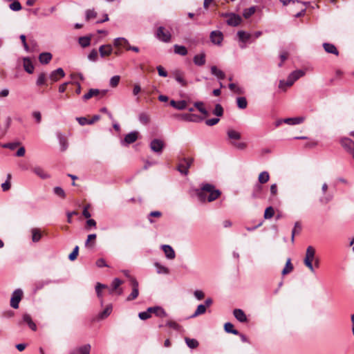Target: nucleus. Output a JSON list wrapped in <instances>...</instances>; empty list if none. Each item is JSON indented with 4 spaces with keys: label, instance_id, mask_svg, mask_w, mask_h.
Here are the masks:
<instances>
[{
    "label": "nucleus",
    "instance_id": "nucleus-1",
    "mask_svg": "<svg viewBox=\"0 0 354 354\" xmlns=\"http://www.w3.org/2000/svg\"><path fill=\"white\" fill-rule=\"evenodd\" d=\"M194 190L201 203L212 202L221 194L219 189H216L214 185L209 183L203 184L200 189L196 188Z\"/></svg>",
    "mask_w": 354,
    "mask_h": 354
},
{
    "label": "nucleus",
    "instance_id": "nucleus-2",
    "mask_svg": "<svg viewBox=\"0 0 354 354\" xmlns=\"http://www.w3.org/2000/svg\"><path fill=\"white\" fill-rule=\"evenodd\" d=\"M194 160V158L191 157L181 158L177 166V170L181 174L187 176L189 173V169L193 164Z\"/></svg>",
    "mask_w": 354,
    "mask_h": 354
},
{
    "label": "nucleus",
    "instance_id": "nucleus-3",
    "mask_svg": "<svg viewBox=\"0 0 354 354\" xmlns=\"http://www.w3.org/2000/svg\"><path fill=\"white\" fill-rule=\"evenodd\" d=\"M156 35L158 39L165 43L169 42L171 39L170 32L167 30L163 26H160L157 28Z\"/></svg>",
    "mask_w": 354,
    "mask_h": 354
},
{
    "label": "nucleus",
    "instance_id": "nucleus-4",
    "mask_svg": "<svg viewBox=\"0 0 354 354\" xmlns=\"http://www.w3.org/2000/svg\"><path fill=\"white\" fill-rule=\"evenodd\" d=\"M23 296V291L21 289H16L12 294L10 299V306L15 309L19 308V304Z\"/></svg>",
    "mask_w": 354,
    "mask_h": 354
},
{
    "label": "nucleus",
    "instance_id": "nucleus-5",
    "mask_svg": "<svg viewBox=\"0 0 354 354\" xmlns=\"http://www.w3.org/2000/svg\"><path fill=\"white\" fill-rule=\"evenodd\" d=\"M139 133L137 131H133L127 133L120 143L122 146H128L136 142L138 138Z\"/></svg>",
    "mask_w": 354,
    "mask_h": 354
},
{
    "label": "nucleus",
    "instance_id": "nucleus-6",
    "mask_svg": "<svg viewBox=\"0 0 354 354\" xmlns=\"http://www.w3.org/2000/svg\"><path fill=\"white\" fill-rule=\"evenodd\" d=\"M164 147V142L160 139L155 138L150 142V149L158 154L162 153Z\"/></svg>",
    "mask_w": 354,
    "mask_h": 354
},
{
    "label": "nucleus",
    "instance_id": "nucleus-7",
    "mask_svg": "<svg viewBox=\"0 0 354 354\" xmlns=\"http://www.w3.org/2000/svg\"><path fill=\"white\" fill-rule=\"evenodd\" d=\"M131 284L132 286V291L131 294L127 297V301H133L136 299L139 295L138 282L133 278L131 277Z\"/></svg>",
    "mask_w": 354,
    "mask_h": 354
},
{
    "label": "nucleus",
    "instance_id": "nucleus-8",
    "mask_svg": "<svg viewBox=\"0 0 354 354\" xmlns=\"http://www.w3.org/2000/svg\"><path fill=\"white\" fill-rule=\"evenodd\" d=\"M209 39L214 44L221 46L223 40V34L220 30H213L210 32Z\"/></svg>",
    "mask_w": 354,
    "mask_h": 354
},
{
    "label": "nucleus",
    "instance_id": "nucleus-9",
    "mask_svg": "<svg viewBox=\"0 0 354 354\" xmlns=\"http://www.w3.org/2000/svg\"><path fill=\"white\" fill-rule=\"evenodd\" d=\"M62 282H63V280H62V279H56V280L46 279V280L37 281L34 284V292H37V291L42 289L45 286H47L50 283H59Z\"/></svg>",
    "mask_w": 354,
    "mask_h": 354
},
{
    "label": "nucleus",
    "instance_id": "nucleus-10",
    "mask_svg": "<svg viewBox=\"0 0 354 354\" xmlns=\"http://www.w3.org/2000/svg\"><path fill=\"white\" fill-rule=\"evenodd\" d=\"M107 91L106 90H100L97 88H91L88 90V92L86 94H84L82 96L83 101L86 102L91 99L93 97H97L100 94H102V96H104L106 95Z\"/></svg>",
    "mask_w": 354,
    "mask_h": 354
},
{
    "label": "nucleus",
    "instance_id": "nucleus-11",
    "mask_svg": "<svg viewBox=\"0 0 354 354\" xmlns=\"http://www.w3.org/2000/svg\"><path fill=\"white\" fill-rule=\"evenodd\" d=\"M342 146L354 158V142L348 138H343L341 139Z\"/></svg>",
    "mask_w": 354,
    "mask_h": 354
},
{
    "label": "nucleus",
    "instance_id": "nucleus-12",
    "mask_svg": "<svg viewBox=\"0 0 354 354\" xmlns=\"http://www.w3.org/2000/svg\"><path fill=\"white\" fill-rule=\"evenodd\" d=\"M177 118L179 120L187 121V122H197L201 120H202V118H201L199 115L196 114H192V113H183V114H179L177 115Z\"/></svg>",
    "mask_w": 354,
    "mask_h": 354
},
{
    "label": "nucleus",
    "instance_id": "nucleus-13",
    "mask_svg": "<svg viewBox=\"0 0 354 354\" xmlns=\"http://www.w3.org/2000/svg\"><path fill=\"white\" fill-rule=\"evenodd\" d=\"M65 76V72L62 68H58L55 71H53L49 75V79L53 82H56Z\"/></svg>",
    "mask_w": 354,
    "mask_h": 354
},
{
    "label": "nucleus",
    "instance_id": "nucleus-14",
    "mask_svg": "<svg viewBox=\"0 0 354 354\" xmlns=\"http://www.w3.org/2000/svg\"><path fill=\"white\" fill-rule=\"evenodd\" d=\"M242 21V19L240 15L232 13V15L227 19L226 23L228 26L236 27L239 26Z\"/></svg>",
    "mask_w": 354,
    "mask_h": 354
},
{
    "label": "nucleus",
    "instance_id": "nucleus-15",
    "mask_svg": "<svg viewBox=\"0 0 354 354\" xmlns=\"http://www.w3.org/2000/svg\"><path fill=\"white\" fill-rule=\"evenodd\" d=\"M148 309L149 312H150V314L153 313L157 317H165L167 316V313L161 306H156L149 307Z\"/></svg>",
    "mask_w": 354,
    "mask_h": 354
},
{
    "label": "nucleus",
    "instance_id": "nucleus-16",
    "mask_svg": "<svg viewBox=\"0 0 354 354\" xmlns=\"http://www.w3.org/2000/svg\"><path fill=\"white\" fill-rule=\"evenodd\" d=\"M193 62L195 65L198 66H202L205 64L206 62V55L204 51L201 52L200 54H197L194 55L193 58Z\"/></svg>",
    "mask_w": 354,
    "mask_h": 354
},
{
    "label": "nucleus",
    "instance_id": "nucleus-17",
    "mask_svg": "<svg viewBox=\"0 0 354 354\" xmlns=\"http://www.w3.org/2000/svg\"><path fill=\"white\" fill-rule=\"evenodd\" d=\"M123 283V281L119 278H115L111 283V289L110 290V293H113L114 291H117L118 295L122 294V289L119 288L120 286Z\"/></svg>",
    "mask_w": 354,
    "mask_h": 354
},
{
    "label": "nucleus",
    "instance_id": "nucleus-18",
    "mask_svg": "<svg viewBox=\"0 0 354 354\" xmlns=\"http://www.w3.org/2000/svg\"><path fill=\"white\" fill-rule=\"evenodd\" d=\"M32 171L43 180L48 179L50 177V176L41 167H35L32 169Z\"/></svg>",
    "mask_w": 354,
    "mask_h": 354
},
{
    "label": "nucleus",
    "instance_id": "nucleus-19",
    "mask_svg": "<svg viewBox=\"0 0 354 354\" xmlns=\"http://www.w3.org/2000/svg\"><path fill=\"white\" fill-rule=\"evenodd\" d=\"M233 315L235 318L240 322L244 323L248 321L246 315L244 311L239 308H236L233 310Z\"/></svg>",
    "mask_w": 354,
    "mask_h": 354
},
{
    "label": "nucleus",
    "instance_id": "nucleus-20",
    "mask_svg": "<svg viewBox=\"0 0 354 354\" xmlns=\"http://www.w3.org/2000/svg\"><path fill=\"white\" fill-rule=\"evenodd\" d=\"M162 249L168 259H174L176 257L175 251L169 245H162Z\"/></svg>",
    "mask_w": 354,
    "mask_h": 354
},
{
    "label": "nucleus",
    "instance_id": "nucleus-21",
    "mask_svg": "<svg viewBox=\"0 0 354 354\" xmlns=\"http://www.w3.org/2000/svg\"><path fill=\"white\" fill-rule=\"evenodd\" d=\"M113 52V48L110 44L102 45L99 48V53L102 57L110 55Z\"/></svg>",
    "mask_w": 354,
    "mask_h": 354
},
{
    "label": "nucleus",
    "instance_id": "nucleus-22",
    "mask_svg": "<svg viewBox=\"0 0 354 354\" xmlns=\"http://www.w3.org/2000/svg\"><path fill=\"white\" fill-rule=\"evenodd\" d=\"M170 105L177 110H184L187 108V103L185 100L176 101L171 100L170 101Z\"/></svg>",
    "mask_w": 354,
    "mask_h": 354
},
{
    "label": "nucleus",
    "instance_id": "nucleus-23",
    "mask_svg": "<svg viewBox=\"0 0 354 354\" xmlns=\"http://www.w3.org/2000/svg\"><path fill=\"white\" fill-rule=\"evenodd\" d=\"M113 44L115 46H117V47H120V46L124 47L126 48V50H128L129 46H131L129 44V41L124 37H118V38L115 39L114 41H113Z\"/></svg>",
    "mask_w": 354,
    "mask_h": 354
},
{
    "label": "nucleus",
    "instance_id": "nucleus-24",
    "mask_svg": "<svg viewBox=\"0 0 354 354\" xmlns=\"http://www.w3.org/2000/svg\"><path fill=\"white\" fill-rule=\"evenodd\" d=\"M304 121V117L288 118L283 119V123L289 125H296L302 123Z\"/></svg>",
    "mask_w": 354,
    "mask_h": 354
},
{
    "label": "nucleus",
    "instance_id": "nucleus-25",
    "mask_svg": "<svg viewBox=\"0 0 354 354\" xmlns=\"http://www.w3.org/2000/svg\"><path fill=\"white\" fill-rule=\"evenodd\" d=\"M22 320L24 323L27 324V325L31 330H32L33 331H35L37 330V326L32 321L30 315L24 314L22 317Z\"/></svg>",
    "mask_w": 354,
    "mask_h": 354
},
{
    "label": "nucleus",
    "instance_id": "nucleus-26",
    "mask_svg": "<svg viewBox=\"0 0 354 354\" xmlns=\"http://www.w3.org/2000/svg\"><path fill=\"white\" fill-rule=\"evenodd\" d=\"M210 70H211V73L213 75H215L218 80H223L225 78V73L223 71L218 69L217 68V66H211Z\"/></svg>",
    "mask_w": 354,
    "mask_h": 354
},
{
    "label": "nucleus",
    "instance_id": "nucleus-27",
    "mask_svg": "<svg viewBox=\"0 0 354 354\" xmlns=\"http://www.w3.org/2000/svg\"><path fill=\"white\" fill-rule=\"evenodd\" d=\"M227 136L228 139L231 141H236L240 140L241 138V133L234 129H228L227 131Z\"/></svg>",
    "mask_w": 354,
    "mask_h": 354
},
{
    "label": "nucleus",
    "instance_id": "nucleus-28",
    "mask_svg": "<svg viewBox=\"0 0 354 354\" xmlns=\"http://www.w3.org/2000/svg\"><path fill=\"white\" fill-rule=\"evenodd\" d=\"M52 54L50 53H41L39 56V61L42 64H47L52 59Z\"/></svg>",
    "mask_w": 354,
    "mask_h": 354
},
{
    "label": "nucleus",
    "instance_id": "nucleus-29",
    "mask_svg": "<svg viewBox=\"0 0 354 354\" xmlns=\"http://www.w3.org/2000/svg\"><path fill=\"white\" fill-rule=\"evenodd\" d=\"M24 70L29 74H32L34 71V66L28 57L24 59Z\"/></svg>",
    "mask_w": 354,
    "mask_h": 354
},
{
    "label": "nucleus",
    "instance_id": "nucleus-30",
    "mask_svg": "<svg viewBox=\"0 0 354 354\" xmlns=\"http://www.w3.org/2000/svg\"><path fill=\"white\" fill-rule=\"evenodd\" d=\"M174 75L176 81L178 82L181 86H186L187 85V82L184 79L183 74L182 72L176 71L174 72Z\"/></svg>",
    "mask_w": 354,
    "mask_h": 354
},
{
    "label": "nucleus",
    "instance_id": "nucleus-31",
    "mask_svg": "<svg viewBox=\"0 0 354 354\" xmlns=\"http://www.w3.org/2000/svg\"><path fill=\"white\" fill-rule=\"evenodd\" d=\"M323 47L326 52L328 53L334 54L335 55H337L339 54V52L335 47V45L330 44V43H324Z\"/></svg>",
    "mask_w": 354,
    "mask_h": 354
},
{
    "label": "nucleus",
    "instance_id": "nucleus-32",
    "mask_svg": "<svg viewBox=\"0 0 354 354\" xmlns=\"http://www.w3.org/2000/svg\"><path fill=\"white\" fill-rule=\"evenodd\" d=\"M91 36H83L78 39V43L82 48H86L90 46Z\"/></svg>",
    "mask_w": 354,
    "mask_h": 354
},
{
    "label": "nucleus",
    "instance_id": "nucleus-33",
    "mask_svg": "<svg viewBox=\"0 0 354 354\" xmlns=\"http://www.w3.org/2000/svg\"><path fill=\"white\" fill-rule=\"evenodd\" d=\"M237 36L239 37V40L242 43L247 42L250 39V34L246 32L243 30H239L237 32Z\"/></svg>",
    "mask_w": 354,
    "mask_h": 354
},
{
    "label": "nucleus",
    "instance_id": "nucleus-34",
    "mask_svg": "<svg viewBox=\"0 0 354 354\" xmlns=\"http://www.w3.org/2000/svg\"><path fill=\"white\" fill-rule=\"evenodd\" d=\"M174 53L176 54H178V55H182V56H185V55H186L187 54V49L184 46H180V45H178V44H175L174 46Z\"/></svg>",
    "mask_w": 354,
    "mask_h": 354
},
{
    "label": "nucleus",
    "instance_id": "nucleus-35",
    "mask_svg": "<svg viewBox=\"0 0 354 354\" xmlns=\"http://www.w3.org/2000/svg\"><path fill=\"white\" fill-rule=\"evenodd\" d=\"M293 269H294V267L291 263V259L290 258H288L286 261L285 267L283 268V269L281 271V274L286 275V274H289L290 272H291L293 270Z\"/></svg>",
    "mask_w": 354,
    "mask_h": 354
},
{
    "label": "nucleus",
    "instance_id": "nucleus-36",
    "mask_svg": "<svg viewBox=\"0 0 354 354\" xmlns=\"http://www.w3.org/2000/svg\"><path fill=\"white\" fill-rule=\"evenodd\" d=\"M112 305L109 304L99 314V318L100 319H104L106 318L112 312Z\"/></svg>",
    "mask_w": 354,
    "mask_h": 354
},
{
    "label": "nucleus",
    "instance_id": "nucleus-37",
    "mask_svg": "<svg viewBox=\"0 0 354 354\" xmlns=\"http://www.w3.org/2000/svg\"><path fill=\"white\" fill-rule=\"evenodd\" d=\"M224 330L227 333L239 334V331L234 328V325L231 322H226L224 324Z\"/></svg>",
    "mask_w": 354,
    "mask_h": 354
},
{
    "label": "nucleus",
    "instance_id": "nucleus-38",
    "mask_svg": "<svg viewBox=\"0 0 354 354\" xmlns=\"http://www.w3.org/2000/svg\"><path fill=\"white\" fill-rule=\"evenodd\" d=\"M263 191V187L260 184H257L253 188L252 196L254 198H260Z\"/></svg>",
    "mask_w": 354,
    "mask_h": 354
},
{
    "label": "nucleus",
    "instance_id": "nucleus-39",
    "mask_svg": "<svg viewBox=\"0 0 354 354\" xmlns=\"http://www.w3.org/2000/svg\"><path fill=\"white\" fill-rule=\"evenodd\" d=\"M206 312V307L205 305L203 304H199L197 306L196 310H195L194 313L192 314L191 316H189V318H194L197 316L204 314Z\"/></svg>",
    "mask_w": 354,
    "mask_h": 354
},
{
    "label": "nucleus",
    "instance_id": "nucleus-40",
    "mask_svg": "<svg viewBox=\"0 0 354 354\" xmlns=\"http://www.w3.org/2000/svg\"><path fill=\"white\" fill-rule=\"evenodd\" d=\"M32 233V241L34 243H37L40 241L41 238V234L39 229L37 228H32L31 230Z\"/></svg>",
    "mask_w": 354,
    "mask_h": 354
},
{
    "label": "nucleus",
    "instance_id": "nucleus-41",
    "mask_svg": "<svg viewBox=\"0 0 354 354\" xmlns=\"http://www.w3.org/2000/svg\"><path fill=\"white\" fill-rule=\"evenodd\" d=\"M57 138L59 140V145L61 146V151H64L68 148V142L66 139L62 136L60 133H57Z\"/></svg>",
    "mask_w": 354,
    "mask_h": 354
},
{
    "label": "nucleus",
    "instance_id": "nucleus-42",
    "mask_svg": "<svg viewBox=\"0 0 354 354\" xmlns=\"http://www.w3.org/2000/svg\"><path fill=\"white\" fill-rule=\"evenodd\" d=\"M154 266L156 267V271H157V272L158 274H167L169 273V269L167 267L161 265L158 262L154 263Z\"/></svg>",
    "mask_w": 354,
    "mask_h": 354
},
{
    "label": "nucleus",
    "instance_id": "nucleus-43",
    "mask_svg": "<svg viewBox=\"0 0 354 354\" xmlns=\"http://www.w3.org/2000/svg\"><path fill=\"white\" fill-rule=\"evenodd\" d=\"M315 250L313 246H308L306 249V257L304 259L313 261L315 258Z\"/></svg>",
    "mask_w": 354,
    "mask_h": 354
},
{
    "label": "nucleus",
    "instance_id": "nucleus-44",
    "mask_svg": "<svg viewBox=\"0 0 354 354\" xmlns=\"http://www.w3.org/2000/svg\"><path fill=\"white\" fill-rule=\"evenodd\" d=\"M96 236V234H91L88 235L87 239L85 241V247H93L95 244V240Z\"/></svg>",
    "mask_w": 354,
    "mask_h": 354
},
{
    "label": "nucleus",
    "instance_id": "nucleus-45",
    "mask_svg": "<svg viewBox=\"0 0 354 354\" xmlns=\"http://www.w3.org/2000/svg\"><path fill=\"white\" fill-rule=\"evenodd\" d=\"M269 173L268 171H264L260 173V174L259 175L258 180L260 184H264L269 180Z\"/></svg>",
    "mask_w": 354,
    "mask_h": 354
},
{
    "label": "nucleus",
    "instance_id": "nucleus-46",
    "mask_svg": "<svg viewBox=\"0 0 354 354\" xmlns=\"http://www.w3.org/2000/svg\"><path fill=\"white\" fill-rule=\"evenodd\" d=\"M304 75V72L301 70H296L292 71L289 75L290 79H292L294 82L297 81L301 77Z\"/></svg>",
    "mask_w": 354,
    "mask_h": 354
},
{
    "label": "nucleus",
    "instance_id": "nucleus-47",
    "mask_svg": "<svg viewBox=\"0 0 354 354\" xmlns=\"http://www.w3.org/2000/svg\"><path fill=\"white\" fill-rule=\"evenodd\" d=\"M185 341L186 342L187 346L190 348H196L198 346V342L195 339H190L189 337H185Z\"/></svg>",
    "mask_w": 354,
    "mask_h": 354
},
{
    "label": "nucleus",
    "instance_id": "nucleus-48",
    "mask_svg": "<svg viewBox=\"0 0 354 354\" xmlns=\"http://www.w3.org/2000/svg\"><path fill=\"white\" fill-rule=\"evenodd\" d=\"M237 106L241 109H244L247 107L248 102L245 97H239L236 98Z\"/></svg>",
    "mask_w": 354,
    "mask_h": 354
},
{
    "label": "nucleus",
    "instance_id": "nucleus-49",
    "mask_svg": "<svg viewBox=\"0 0 354 354\" xmlns=\"http://www.w3.org/2000/svg\"><path fill=\"white\" fill-rule=\"evenodd\" d=\"M294 81L290 79V75L288 77V79L286 81L284 80H280L279 84V87L280 88H284L285 87H289L291 86L294 84Z\"/></svg>",
    "mask_w": 354,
    "mask_h": 354
},
{
    "label": "nucleus",
    "instance_id": "nucleus-50",
    "mask_svg": "<svg viewBox=\"0 0 354 354\" xmlns=\"http://www.w3.org/2000/svg\"><path fill=\"white\" fill-rule=\"evenodd\" d=\"M194 105V107H196L200 113L205 115H208L207 111L203 106L204 104L203 102H196Z\"/></svg>",
    "mask_w": 354,
    "mask_h": 354
},
{
    "label": "nucleus",
    "instance_id": "nucleus-51",
    "mask_svg": "<svg viewBox=\"0 0 354 354\" xmlns=\"http://www.w3.org/2000/svg\"><path fill=\"white\" fill-rule=\"evenodd\" d=\"M91 348V345L89 344H86L82 346H80L77 348V351L80 354H90Z\"/></svg>",
    "mask_w": 354,
    "mask_h": 354
},
{
    "label": "nucleus",
    "instance_id": "nucleus-52",
    "mask_svg": "<svg viewBox=\"0 0 354 354\" xmlns=\"http://www.w3.org/2000/svg\"><path fill=\"white\" fill-rule=\"evenodd\" d=\"M106 288H107L106 285L100 283H97L95 286V292L99 299H101L102 297V289H104Z\"/></svg>",
    "mask_w": 354,
    "mask_h": 354
},
{
    "label": "nucleus",
    "instance_id": "nucleus-53",
    "mask_svg": "<svg viewBox=\"0 0 354 354\" xmlns=\"http://www.w3.org/2000/svg\"><path fill=\"white\" fill-rule=\"evenodd\" d=\"M138 120L142 124H147L149 122V117L146 113H141L139 114Z\"/></svg>",
    "mask_w": 354,
    "mask_h": 354
},
{
    "label": "nucleus",
    "instance_id": "nucleus-54",
    "mask_svg": "<svg viewBox=\"0 0 354 354\" xmlns=\"http://www.w3.org/2000/svg\"><path fill=\"white\" fill-rule=\"evenodd\" d=\"M301 230V224L298 221L296 222L295 223V227H294L293 230H292V236H291L292 242H293L295 240V235L296 234V233H297V234L299 233Z\"/></svg>",
    "mask_w": 354,
    "mask_h": 354
},
{
    "label": "nucleus",
    "instance_id": "nucleus-55",
    "mask_svg": "<svg viewBox=\"0 0 354 354\" xmlns=\"http://www.w3.org/2000/svg\"><path fill=\"white\" fill-rule=\"evenodd\" d=\"M223 106L220 104H216L214 109L213 110V114L218 117H221L223 115Z\"/></svg>",
    "mask_w": 354,
    "mask_h": 354
},
{
    "label": "nucleus",
    "instance_id": "nucleus-56",
    "mask_svg": "<svg viewBox=\"0 0 354 354\" xmlns=\"http://www.w3.org/2000/svg\"><path fill=\"white\" fill-rule=\"evenodd\" d=\"M255 10L256 9L254 6H252L249 8L245 9L243 12V16L245 19H248L255 12Z\"/></svg>",
    "mask_w": 354,
    "mask_h": 354
},
{
    "label": "nucleus",
    "instance_id": "nucleus-57",
    "mask_svg": "<svg viewBox=\"0 0 354 354\" xmlns=\"http://www.w3.org/2000/svg\"><path fill=\"white\" fill-rule=\"evenodd\" d=\"M274 210L273 207L272 206H269L265 209L264 218L266 219L271 218L274 216Z\"/></svg>",
    "mask_w": 354,
    "mask_h": 354
},
{
    "label": "nucleus",
    "instance_id": "nucleus-58",
    "mask_svg": "<svg viewBox=\"0 0 354 354\" xmlns=\"http://www.w3.org/2000/svg\"><path fill=\"white\" fill-rule=\"evenodd\" d=\"M86 20L89 21L91 19H94L97 17V12L94 10V9H88L86 10Z\"/></svg>",
    "mask_w": 354,
    "mask_h": 354
},
{
    "label": "nucleus",
    "instance_id": "nucleus-59",
    "mask_svg": "<svg viewBox=\"0 0 354 354\" xmlns=\"http://www.w3.org/2000/svg\"><path fill=\"white\" fill-rule=\"evenodd\" d=\"M53 192L55 195L59 196L62 198H64L66 197L65 192L61 187H54Z\"/></svg>",
    "mask_w": 354,
    "mask_h": 354
},
{
    "label": "nucleus",
    "instance_id": "nucleus-60",
    "mask_svg": "<svg viewBox=\"0 0 354 354\" xmlns=\"http://www.w3.org/2000/svg\"><path fill=\"white\" fill-rule=\"evenodd\" d=\"M46 74L44 73H41L36 82V84L37 86H42L46 84Z\"/></svg>",
    "mask_w": 354,
    "mask_h": 354
},
{
    "label": "nucleus",
    "instance_id": "nucleus-61",
    "mask_svg": "<svg viewBox=\"0 0 354 354\" xmlns=\"http://www.w3.org/2000/svg\"><path fill=\"white\" fill-rule=\"evenodd\" d=\"M120 80V77L119 75H114L113 76L109 81V85L110 86L115 88L116 87Z\"/></svg>",
    "mask_w": 354,
    "mask_h": 354
},
{
    "label": "nucleus",
    "instance_id": "nucleus-62",
    "mask_svg": "<svg viewBox=\"0 0 354 354\" xmlns=\"http://www.w3.org/2000/svg\"><path fill=\"white\" fill-rule=\"evenodd\" d=\"M231 145L239 150H244L247 147L245 142H237L236 141H231Z\"/></svg>",
    "mask_w": 354,
    "mask_h": 354
},
{
    "label": "nucleus",
    "instance_id": "nucleus-63",
    "mask_svg": "<svg viewBox=\"0 0 354 354\" xmlns=\"http://www.w3.org/2000/svg\"><path fill=\"white\" fill-rule=\"evenodd\" d=\"M10 9L13 11H19L21 10L22 7L19 1H15L9 5Z\"/></svg>",
    "mask_w": 354,
    "mask_h": 354
},
{
    "label": "nucleus",
    "instance_id": "nucleus-64",
    "mask_svg": "<svg viewBox=\"0 0 354 354\" xmlns=\"http://www.w3.org/2000/svg\"><path fill=\"white\" fill-rule=\"evenodd\" d=\"M98 57V53L97 50L93 49L88 55V59L91 62H96Z\"/></svg>",
    "mask_w": 354,
    "mask_h": 354
}]
</instances>
